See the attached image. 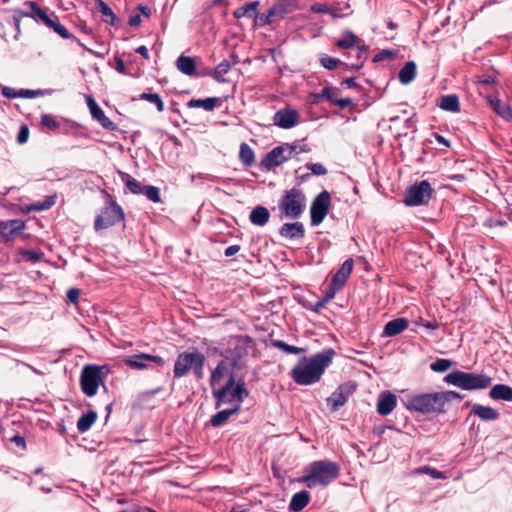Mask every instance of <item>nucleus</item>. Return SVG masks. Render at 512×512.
<instances>
[{
  "mask_svg": "<svg viewBox=\"0 0 512 512\" xmlns=\"http://www.w3.org/2000/svg\"><path fill=\"white\" fill-rule=\"evenodd\" d=\"M334 356V349L327 348L311 357H303L291 369L290 376L298 385L307 386L317 383L332 363Z\"/></svg>",
  "mask_w": 512,
  "mask_h": 512,
  "instance_id": "1",
  "label": "nucleus"
},
{
  "mask_svg": "<svg viewBox=\"0 0 512 512\" xmlns=\"http://www.w3.org/2000/svg\"><path fill=\"white\" fill-rule=\"evenodd\" d=\"M463 395L456 391H442L434 393H422L412 395L408 398L406 407L410 411L423 414L437 413L443 414L447 411V406L453 400H462Z\"/></svg>",
  "mask_w": 512,
  "mask_h": 512,
  "instance_id": "2",
  "label": "nucleus"
},
{
  "mask_svg": "<svg viewBox=\"0 0 512 512\" xmlns=\"http://www.w3.org/2000/svg\"><path fill=\"white\" fill-rule=\"evenodd\" d=\"M339 476V464L329 460H317L306 467L305 474L298 478V482L305 484L308 488L327 487Z\"/></svg>",
  "mask_w": 512,
  "mask_h": 512,
  "instance_id": "3",
  "label": "nucleus"
},
{
  "mask_svg": "<svg viewBox=\"0 0 512 512\" xmlns=\"http://www.w3.org/2000/svg\"><path fill=\"white\" fill-rule=\"evenodd\" d=\"M25 10H18L13 16L15 26L19 30L20 17H30L37 23H41L46 27L53 29L59 36L64 38V26L59 23L58 17L54 12H49L48 9H42L36 2L26 1L24 3Z\"/></svg>",
  "mask_w": 512,
  "mask_h": 512,
  "instance_id": "4",
  "label": "nucleus"
},
{
  "mask_svg": "<svg viewBox=\"0 0 512 512\" xmlns=\"http://www.w3.org/2000/svg\"><path fill=\"white\" fill-rule=\"evenodd\" d=\"M205 361L206 358L204 354L199 352L197 349H193V351L190 352L180 353L174 364V377L181 378L192 370L196 379H202L204 377Z\"/></svg>",
  "mask_w": 512,
  "mask_h": 512,
  "instance_id": "5",
  "label": "nucleus"
},
{
  "mask_svg": "<svg viewBox=\"0 0 512 512\" xmlns=\"http://www.w3.org/2000/svg\"><path fill=\"white\" fill-rule=\"evenodd\" d=\"M491 377L486 374H477L454 370L444 377V382L463 390H481L491 385Z\"/></svg>",
  "mask_w": 512,
  "mask_h": 512,
  "instance_id": "6",
  "label": "nucleus"
},
{
  "mask_svg": "<svg viewBox=\"0 0 512 512\" xmlns=\"http://www.w3.org/2000/svg\"><path fill=\"white\" fill-rule=\"evenodd\" d=\"M109 373L110 368L107 365H85L80 375L82 392L88 397L95 396L99 386L104 385L105 379Z\"/></svg>",
  "mask_w": 512,
  "mask_h": 512,
  "instance_id": "7",
  "label": "nucleus"
},
{
  "mask_svg": "<svg viewBox=\"0 0 512 512\" xmlns=\"http://www.w3.org/2000/svg\"><path fill=\"white\" fill-rule=\"evenodd\" d=\"M125 219L122 207L113 199L110 194H106V204L100 209L94 220V229L96 231L108 229Z\"/></svg>",
  "mask_w": 512,
  "mask_h": 512,
  "instance_id": "8",
  "label": "nucleus"
},
{
  "mask_svg": "<svg viewBox=\"0 0 512 512\" xmlns=\"http://www.w3.org/2000/svg\"><path fill=\"white\" fill-rule=\"evenodd\" d=\"M306 206V196L304 192L296 187L285 191L280 202L279 209L286 217L297 219L304 212Z\"/></svg>",
  "mask_w": 512,
  "mask_h": 512,
  "instance_id": "9",
  "label": "nucleus"
},
{
  "mask_svg": "<svg viewBox=\"0 0 512 512\" xmlns=\"http://www.w3.org/2000/svg\"><path fill=\"white\" fill-rule=\"evenodd\" d=\"M433 193L434 189L431 184L427 180H422L406 189L403 203L409 207L426 205L432 198Z\"/></svg>",
  "mask_w": 512,
  "mask_h": 512,
  "instance_id": "10",
  "label": "nucleus"
},
{
  "mask_svg": "<svg viewBox=\"0 0 512 512\" xmlns=\"http://www.w3.org/2000/svg\"><path fill=\"white\" fill-rule=\"evenodd\" d=\"M331 206V195L328 191L323 190L312 201L310 208L311 225L317 226L323 222L329 213Z\"/></svg>",
  "mask_w": 512,
  "mask_h": 512,
  "instance_id": "11",
  "label": "nucleus"
},
{
  "mask_svg": "<svg viewBox=\"0 0 512 512\" xmlns=\"http://www.w3.org/2000/svg\"><path fill=\"white\" fill-rule=\"evenodd\" d=\"M249 337H236L230 344L225 356L226 360L230 361L233 368H241L243 366V359L248 355L247 340Z\"/></svg>",
  "mask_w": 512,
  "mask_h": 512,
  "instance_id": "12",
  "label": "nucleus"
},
{
  "mask_svg": "<svg viewBox=\"0 0 512 512\" xmlns=\"http://www.w3.org/2000/svg\"><path fill=\"white\" fill-rule=\"evenodd\" d=\"M357 385L353 382H347L340 385L330 397L327 398V405L331 411H338L340 407L345 405L348 397L354 393Z\"/></svg>",
  "mask_w": 512,
  "mask_h": 512,
  "instance_id": "13",
  "label": "nucleus"
},
{
  "mask_svg": "<svg viewBox=\"0 0 512 512\" xmlns=\"http://www.w3.org/2000/svg\"><path fill=\"white\" fill-rule=\"evenodd\" d=\"M289 160V155H286L282 145L274 147L261 159L260 167L262 170L270 171L276 166L283 164Z\"/></svg>",
  "mask_w": 512,
  "mask_h": 512,
  "instance_id": "14",
  "label": "nucleus"
},
{
  "mask_svg": "<svg viewBox=\"0 0 512 512\" xmlns=\"http://www.w3.org/2000/svg\"><path fill=\"white\" fill-rule=\"evenodd\" d=\"M299 113L295 109L284 108L278 110L273 117L274 124L282 129H291L299 123Z\"/></svg>",
  "mask_w": 512,
  "mask_h": 512,
  "instance_id": "15",
  "label": "nucleus"
},
{
  "mask_svg": "<svg viewBox=\"0 0 512 512\" xmlns=\"http://www.w3.org/2000/svg\"><path fill=\"white\" fill-rule=\"evenodd\" d=\"M87 104L93 119L97 120L103 128L109 131L116 130L117 125L105 115L92 96H87Z\"/></svg>",
  "mask_w": 512,
  "mask_h": 512,
  "instance_id": "16",
  "label": "nucleus"
},
{
  "mask_svg": "<svg viewBox=\"0 0 512 512\" xmlns=\"http://www.w3.org/2000/svg\"><path fill=\"white\" fill-rule=\"evenodd\" d=\"M235 385V377L233 374L230 375L229 379L227 380L226 384L219 388V389H213L212 395L215 399V407L219 408L223 404L226 403H232L234 402V399H232V388Z\"/></svg>",
  "mask_w": 512,
  "mask_h": 512,
  "instance_id": "17",
  "label": "nucleus"
},
{
  "mask_svg": "<svg viewBox=\"0 0 512 512\" xmlns=\"http://www.w3.org/2000/svg\"><path fill=\"white\" fill-rule=\"evenodd\" d=\"M145 361H152L156 363L159 366H163L165 364V361L162 357L157 355H150L145 353L136 354L134 356L128 357L124 360V363L128 365L131 368L134 369H145L147 368V364Z\"/></svg>",
  "mask_w": 512,
  "mask_h": 512,
  "instance_id": "18",
  "label": "nucleus"
},
{
  "mask_svg": "<svg viewBox=\"0 0 512 512\" xmlns=\"http://www.w3.org/2000/svg\"><path fill=\"white\" fill-rule=\"evenodd\" d=\"M396 405L397 398L393 393L389 391L382 392L377 401V412L381 416H387L392 413Z\"/></svg>",
  "mask_w": 512,
  "mask_h": 512,
  "instance_id": "19",
  "label": "nucleus"
},
{
  "mask_svg": "<svg viewBox=\"0 0 512 512\" xmlns=\"http://www.w3.org/2000/svg\"><path fill=\"white\" fill-rule=\"evenodd\" d=\"M25 228V222L20 219H12L0 222V236L8 241L12 239L13 235L22 231Z\"/></svg>",
  "mask_w": 512,
  "mask_h": 512,
  "instance_id": "20",
  "label": "nucleus"
},
{
  "mask_svg": "<svg viewBox=\"0 0 512 512\" xmlns=\"http://www.w3.org/2000/svg\"><path fill=\"white\" fill-rule=\"evenodd\" d=\"M353 267L354 261L352 258L345 260L339 270L333 275L331 283L342 289L352 273Z\"/></svg>",
  "mask_w": 512,
  "mask_h": 512,
  "instance_id": "21",
  "label": "nucleus"
},
{
  "mask_svg": "<svg viewBox=\"0 0 512 512\" xmlns=\"http://www.w3.org/2000/svg\"><path fill=\"white\" fill-rule=\"evenodd\" d=\"M279 234L286 239H302L305 236V228L303 223H285L281 226Z\"/></svg>",
  "mask_w": 512,
  "mask_h": 512,
  "instance_id": "22",
  "label": "nucleus"
},
{
  "mask_svg": "<svg viewBox=\"0 0 512 512\" xmlns=\"http://www.w3.org/2000/svg\"><path fill=\"white\" fill-rule=\"evenodd\" d=\"M409 326L405 318H396L386 323L383 330V336L393 337L401 334Z\"/></svg>",
  "mask_w": 512,
  "mask_h": 512,
  "instance_id": "23",
  "label": "nucleus"
},
{
  "mask_svg": "<svg viewBox=\"0 0 512 512\" xmlns=\"http://www.w3.org/2000/svg\"><path fill=\"white\" fill-rule=\"evenodd\" d=\"M488 102L493 111L507 121H512V108L497 97L489 96Z\"/></svg>",
  "mask_w": 512,
  "mask_h": 512,
  "instance_id": "24",
  "label": "nucleus"
},
{
  "mask_svg": "<svg viewBox=\"0 0 512 512\" xmlns=\"http://www.w3.org/2000/svg\"><path fill=\"white\" fill-rule=\"evenodd\" d=\"M241 410V405L236 404L230 409H224L217 412L210 419V423L213 427H220L227 422V420L233 416L237 415Z\"/></svg>",
  "mask_w": 512,
  "mask_h": 512,
  "instance_id": "25",
  "label": "nucleus"
},
{
  "mask_svg": "<svg viewBox=\"0 0 512 512\" xmlns=\"http://www.w3.org/2000/svg\"><path fill=\"white\" fill-rule=\"evenodd\" d=\"M471 413L483 421H495L499 418V412L496 409L480 404L473 405Z\"/></svg>",
  "mask_w": 512,
  "mask_h": 512,
  "instance_id": "26",
  "label": "nucleus"
},
{
  "mask_svg": "<svg viewBox=\"0 0 512 512\" xmlns=\"http://www.w3.org/2000/svg\"><path fill=\"white\" fill-rule=\"evenodd\" d=\"M310 493L306 490L294 494L289 503V510L291 512L302 511L310 502Z\"/></svg>",
  "mask_w": 512,
  "mask_h": 512,
  "instance_id": "27",
  "label": "nucleus"
},
{
  "mask_svg": "<svg viewBox=\"0 0 512 512\" xmlns=\"http://www.w3.org/2000/svg\"><path fill=\"white\" fill-rule=\"evenodd\" d=\"M270 219V212L265 206H257L255 207L250 215L249 220L253 225L256 226H264L268 223Z\"/></svg>",
  "mask_w": 512,
  "mask_h": 512,
  "instance_id": "28",
  "label": "nucleus"
},
{
  "mask_svg": "<svg viewBox=\"0 0 512 512\" xmlns=\"http://www.w3.org/2000/svg\"><path fill=\"white\" fill-rule=\"evenodd\" d=\"M221 104L218 97H208L206 99H191L187 102L188 108H202L206 111H213L217 105Z\"/></svg>",
  "mask_w": 512,
  "mask_h": 512,
  "instance_id": "29",
  "label": "nucleus"
},
{
  "mask_svg": "<svg viewBox=\"0 0 512 512\" xmlns=\"http://www.w3.org/2000/svg\"><path fill=\"white\" fill-rule=\"evenodd\" d=\"M489 396L494 400L512 401V387L505 384H496L489 392Z\"/></svg>",
  "mask_w": 512,
  "mask_h": 512,
  "instance_id": "30",
  "label": "nucleus"
},
{
  "mask_svg": "<svg viewBox=\"0 0 512 512\" xmlns=\"http://www.w3.org/2000/svg\"><path fill=\"white\" fill-rule=\"evenodd\" d=\"M259 5V1L245 3L233 12V16L237 19L242 17L255 18L257 16Z\"/></svg>",
  "mask_w": 512,
  "mask_h": 512,
  "instance_id": "31",
  "label": "nucleus"
},
{
  "mask_svg": "<svg viewBox=\"0 0 512 512\" xmlns=\"http://www.w3.org/2000/svg\"><path fill=\"white\" fill-rule=\"evenodd\" d=\"M417 74V67L413 61H409L405 63V65L400 69L398 78L400 83L407 85L411 83Z\"/></svg>",
  "mask_w": 512,
  "mask_h": 512,
  "instance_id": "32",
  "label": "nucleus"
},
{
  "mask_svg": "<svg viewBox=\"0 0 512 512\" xmlns=\"http://www.w3.org/2000/svg\"><path fill=\"white\" fill-rule=\"evenodd\" d=\"M439 107L442 110L457 113L460 111L459 97L456 94L444 95L440 99Z\"/></svg>",
  "mask_w": 512,
  "mask_h": 512,
  "instance_id": "33",
  "label": "nucleus"
},
{
  "mask_svg": "<svg viewBox=\"0 0 512 512\" xmlns=\"http://www.w3.org/2000/svg\"><path fill=\"white\" fill-rule=\"evenodd\" d=\"M176 66L185 75L193 76L196 73V64L192 57L181 55L176 61Z\"/></svg>",
  "mask_w": 512,
  "mask_h": 512,
  "instance_id": "34",
  "label": "nucleus"
},
{
  "mask_svg": "<svg viewBox=\"0 0 512 512\" xmlns=\"http://www.w3.org/2000/svg\"><path fill=\"white\" fill-rule=\"evenodd\" d=\"M360 39L356 34L350 30H346L342 33L340 39L335 42V46L339 49H350L358 44Z\"/></svg>",
  "mask_w": 512,
  "mask_h": 512,
  "instance_id": "35",
  "label": "nucleus"
},
{
  "mask_svg": "<svg viewBox=\"0 0 512 512\" xmlns=\"http://www.w3.org/2000/svg\"><path fill=\"white\" fill-rule=\"evenodd\" d=\"M97 413L93 410H89L84 413L77 421V429L79 432H87L97 420Z\"/></svg>",
  "mask_w": 512,
  "mask_h": 512,
  "instance_id": "36",
  "label": "nucleus"
},
{
  "mask_svg": "<svg viewBox=\"0 0 512 512\" xmlns=\"http://www.w3.org/2000/svg\"><path fill=\"white\" fill-rule=\"evenodd\" d=\"M96 9L101 13L102 20L112 26L116 24L117 16L103 0H96Z\"/></svg>",
  "mask_w": 512,
  "mask_h": 512,
  "instance_id": "37",
  "label": "nucleus"
},
{
  "mask_svg": "<svg viewBox=\"0 0 512 512\" xmlns=\"http://www.w3.org/2000/svg\"><path fill=\"white\" fill-rule=\"evenodd\" d=\"M119 177L121 181L126 185L128 190L133 194H142L143 193V187L141 186V183L134 179L130 174L118 171Z\"/></svg>",
  "mask_w": 512,
  "mask_h": 512,
  "instance_id": "38",
  "label": "nucleus"
},
{
  "mask_svg": "<svg viewBox=\"0 0 512 512\" xmlns=\"http://www.w3.org/2000/svg\"><path fill=\"white\" fill-rule=\"evenodd\" d=\"M239 159L245 167H250L255 162V153L253 149L245 142L241 143L240 145Z\"/></svg>",
  "mask_w": 512,
  "mask_h": 512,
  "instance_id": "39",
  "label": "nucleus"
},
{
  "mask_svg": "<svg viewBox=\"0 0 512 512\" xmlns=\"http://www.w3.org/2000/svg\"><path fill=\"white\" fill-rule=\"evenodd\" d=\"M319 63L321 64L322 67L329 71H333L340 66L345 68V65H347V63L342 62L340 59L330 57L327 54L321 55V57L319 58Z\"/></svg>",
  "mask_w": 512,
  "mask_h": 512,
  "instance_id": "40",
  "label": "nucleus"
},
{
  "mask_svg": "<svg viewBox=\"0 0 512 512\" xmlns=\"http://www.w3.org/2000/svg\"><path fill=\"white\" fill-rule=\"evenodd\" d=\"M249 392L245 387L244 381H239L238 383H235L234 387L232 388V399L237 402V404L241 405L243 400L248 396Z\"/></svg>",
  "mask_w": 512,
  "mask_h": 512,
  "instance_id": "41",
  "label": "nucleus"
},
{
  "mask_svg": "<svg viewBox=\"0 0 512 512\" xmlns=\"http://www.w3.org/2000/svg\"><path fill=\"white\" fill-rule=\"evenodd\" d=\"M276 19L283 18L287 13L292 11L291 3L288 0H281L271 7Z\"/></svg>",
  "mask_w": 512,
  "mask_h": 512,
  "instance_id": "42",
  "label": "nucleus"
},
{
  "mask_svg": "<svg viewBox=\"0 0 512 512\" xmlns=\"http://www.w3.org/2000/svg\"><path fill=\"white\" fill-rule=\"evenodd\" d=\"M271 345L275 348L282 350L286 354L298 355L305 352V349L287 344L282 340H273L271 342Z\"/></svg>",
  "mask_w": 512,
  "mask_h": 512,
  "instance_id": "43",
  "label": "nucleus"
},
{
  "mask_svg": "<svg viewBox=\"0 0 512 512\" xmlns=\"http://www.w3.org/2000/svg\"><path fill=\"white\" fill-rule=\"evenodd\" d=\"M55 203V196H47L45 200L38 201L26 206L28 212L48 210Z\"/></svg>",
  "mask_w": 512,
  "mask_h": 512,
  "instance_id": "44",
  "label": "nucleus"
},
{
  "mask_svg": "<svg viewBox=\"0 0 512 512\" xmlns=\"http://www.w3.org/2000/svg\"><path fill=\"white\" fill-rule=\"evenodd\" d=\"M230 68V62L227 60H223L215 67L214 72L212 74L213 78L217 82H224L225 79L223 77L229 72Z\"/></svg>",
  "mask_w": 512,
  "mask_h": 512,
  "instance_id": "45",
  "label": "nucleus"
},
{
  "mask_svg": "<svg viewBox=\"0 0 512 512\" xmlns=\"http://www.w3.org/2000/svg\"><path fill=\"white\" fill-rule=\"evenodd\" d=\"M227 364L225 361H220L211 373L210 384L213 387L216 383L220 382L224 377Z\"/></svg>",
  "mask_w": 512,
  "mask_h": 512,
  "instance_id": "46",
  "label": "nucleus"
},
{
  "mask_svg": "<svg viewBox=\"0 0 512 512\" xmlns=\"http://www.w3.org/2000/svg\"><path fill=\"white\" fill-rule=\"evenodd\" d=\"M139 98L141 100H145V101H148V102L154 104L156 106L158 112L164 111V102L158 94L144 92L139 96Z\"/></svg>",
  "mask_w": 512,
  "mask_h": 512,
  "instance_id": "47",
  "label": "nucleus"
},
{
  "mask_svg": "<svg viewBox=\"0 0 512 512\" xmlns=\"http://www.w3.org/2000/svg\"><path fill=\"white\" fill-rule=\"evenodd\" d=\"M453 365V362L449 359L439 358L430 365V369L437 373H443L449 370Z\"/></svg>",
  "mask_w": 512,
  "mask_h": 512,
  "instance_id": "48",
  "label": "nucleus"
},
{
  "mask_svg": "<svg viewBox=\"0 0 512 512\" xmlns=\"http://www.w3.org/2000/svg\"><path fill=\"white\" fill-rule=\"evenodd\" d=\"M255 19L259 26L269 25L277 20L271 8L267 11V13H262L260 15L257 14Z\"/></svg>",
  "mask_w": 512,
  "mask_h": 512,
  "instance_id": "49",
  "label": "nucleus"
},
{
  "mask_svg": "<svg viewBox=\"0 0 512 512\" xmlns=\"http://www.w3.org/2000/svg\"><path fill=\"white\" fill-rule=\"evenodd\" d=\"M20 255L25 262L37 263L41 260L43 254L36 250H24Z\"/></svg>",
  "mask_w": 512,
  "mask_h": 512,
  "instance_id": "50",
  "label": "nucleus"
},
{
  "mask_svg": "<svg viewBox=\"0 0 512 512\" xmlns=\"http://www.w3.org/2000/svg\"><path fill=\"white\" fill-rule=\"evenodd\" d=\"M142 194L154 203H159L161 201L159 189L155 186H147L143 188Z\"/></svg>",
  "mask_w": 512,
  "mask_h": 512,
  "instance_id": "51",
  "label": "nucleus"
},
{
  "mask_svg": "<svg viewBox=\"0 0 512 512\" xmlns=\"http://www.w3.org/2000/svg\"><path fill=\"white\" fill-rule=\"evenodd\" d=\"M41 124L51 131H54L60 127V123L48 114H44L41 117Z\"/></svg>",
  "mask_w": 512,
  "mask_h": 512,
  "instance_id": "52",
  "label": "nucleus"
},
{
  "mask_svg": "<svg viewBox=\"0 0 512 512\" xmlns=\"http://www.w3.org/2000/svg\"><path fill=\"white\" fill-rule=\"evenodd\" d=\"M418 471L420 473H424V474L431 476L433 479H445V475L443 472H441L433 467H430V466H423V467L419 468Z\"/></svg>",
  "mask_w": 512,
  "mask_h": 512,
  "instance_id": "53",
  "label": "nucleus"
},
{
  "mask_svg": "<svg viewBox=\"0 0 512 512\" xmlns=\"http://www.w3.org/2000/svg\"><path fill=\"white\" fill-rule=\"evenodd\" d=\"M45 94L44 90H30V89H19L17 91L18 97L21 98H36L39 96H43Z\"/></svg>",
  "mask_w": 512,
  "mask_h": 512,
  "instance_id": "54",
  "label": "nucleus"
},
{
  "mask_svg": "<svg viewBox=\"0 0 512 512\" xmlns=\"http://www.w3.org/2000/svg\"><path fill=\"white\" fill-rule=\"evenodd\" d=\"M80 295H81V290L76 287H72L66 292V297H67L68 302L74 304L75 306H77V304L79 302Z\"/></svg>",
  "mask_w": 512,
  "mask_h": 512,
  "instance_id": "55",
  "label": "nucleus"
},
{
  "mask_svg": "<svg viewBox=\"0 0 512 512\" xmlns=\"http://www.w3.org/2000/svg\"><path fill=\"white\" fill-rule=\"evenodd\" d=\"M357 62L345 65L346 70H360L365 62L366 54H360V50L357 51Z\"/></svg>",
  "mask_w": 512,
  "mask_h": 512,
  "instance_id": "56",
  "label": "nucleus"
},
{
  "mask_svg": "<svg viewBox=\"0 0 512 512\" xmlns=\"http://www.w3.org/2000/svg\"><path fill=\"white\" fill-rule=\"evenodd\" d=\"M306 168L314 175H326L327 169L320 163H307Z\"/></svg>",
  "mask_w": 512,
  "mask_h": 512,
  "instance_id": "57",
  "label": "nucleus"
},
{
  "mask_svg": "<svg viewBox=\"0 0 512 512\" xmlns=\"http://www.w3.org/2000/svg\"><path fill=\"white\" fill-rule=\"evenodd\" d=\"M394 56H395V52L394 51L385 49V50L380 51L379 53H377L374 56L373 62H380V61H383L385 59H393Z\"/></svg>",
  "mask_w": 512,
  "mask_h": 512,
  "instance_id": "58",
  "label": "nucleus"
},
{
  "mask_svg": "<svg viewBox=\"0 0 512 512\" xmlns=\"http://www.w3.org/2000/svg\"><path fill=\"white\" fill-rule=\"evenodd\" d=\"M341 290V288L334 286L331 282L329 283V286L325 292V295L323 296L324 301H327L328 303L334 299L335 295Z\"/></svg>",
  "mask_w": 512,
  "mask_h": 512,
  "instance_id": "59",
  "label": "nucleus"
},
{
  "mask_svg": "<svg viewBox=\"0 0 512 512\" xmlns=\"http://www.w3.org/2000/svg\"><path fill=\"white\" fill-rule=\"evenodd\" d=\"M29 137V128L26 125H22L19 129L18 135H17V142L19 144H24L27 142Z\"/></svg>",
  "mask_w": 512,
  "mask_h": 512,
  "instance_id": "60",
  "label": "nucleus"
},
{
  "mask_svg": "<svg viewBox=\"0 0 512 512\" xmlns=\"http://www.w3.org/2000/svg\"><path fill=\"white\" fill-rule=\"evenodd\" d=\"M17 91L18 90H15L11 87L4 86L1 89V94L8 99H14V98H18Z\"/></svg>",
  "mask_w": 512,
  "mask_h": 512,
  "instance_id": "61",
  "label": "nucleus"
},
{
  "mask_svg": "<svg viewBox=\"0 0 512 512\" xmlns=\"http://www.w3.org/2000/svg\"><path fill=\"white\" fill-rule=\"evenodd\" d=\"M333 91L334 89L332 87H325L320 93V96H323L329 102L334 103L335 97Z\"/></svg>",
  "mask_w": 512,
  "mask_h": 512,
  "instance_id": "62",
  "label": "nucleus"
},
{
  "mask_svg": "<svg viewBox=\"0 0 512 512\" xmlns=\"http://www.w3.org/2000/svg\"><path fill=\"white\" fill-rule=\"evenodd\" d=\"M114 60H115V64H116L115 69L120 74H126L127 71H126V66H125L123 59L119 56H115Z\"/></svg>",
  "mask_w": 512,
  "mask_h": 512,
  "instance_id": "63",
  "label": "nucleus"
},
{
  "mask_svg": "<svg viewBox=\"0 0 512 512\" xmlns=\"http://www.w3.org/2000/svg\"><path fill=\"white\" fill-rule=\"evenodd\" d=\"M10 441L12 443H14L16 446L22 448V449H25L26 448V442H25V439L23 436L19 435V434H16L14 435Z\"/></svg>",
  "mask_w": 512,
  "mask_h": 512,
  "instance_id": "64",
  "label": "nucleus"
}]
</instances>
